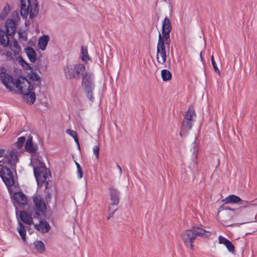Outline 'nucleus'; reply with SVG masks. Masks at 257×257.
Instances as JSON below:
<instances>
[{"label": "nucleus", "mask_w": 257, "mask_h": 257, "mask_svg": "<svg viewBox=\"0 0 257 257\" xmlns=\"http://www.w3.org/2000/svg\"><path fill=\"white\" fill-rule=\"evenodd\" d=\"M18 161V152L15 149L8 154H5L4 159L0 161V176L7 187H12L15 184L14 176L9 167L15 169Z\"/></svg>", "instance_id": "obj_1"}, {"label": "nucleus", "mask_w": 257, "mask_h": 257, "mask_svg": "<svg viewBox=\"0 0 257 257\" xmlns=\"http://www.w3.org/2000/svg\"><path fill=\"white\" fill-rule=\"evenodd\" d=\"M211 235L210 232L198 226H193L191 229L185 230L181 234V237L186 247L193 249L195 240L198 236L209 237Z\"/></svg>", "instance_id": "obj_2"}, {"label": "nucleus", "mask_w": 257, "mask_h": 257, "mask_svg": "<svg viewBox=\"0 0 257 257\" xmlns=\"http://www.w3.org/2000/svg\"><path fill=\"white\" fill-rule=\"evenodd\" d=\"M94 80V76L90 72H85L82 77V88L87 98L91 102L94 100L93 94L95 88Z\"/></svg>", "instance_id": "obj_3"}, {"label": "nucleus", "mask_w": 257, "mask_h": 257, "mask_svg": "<svg viewBox=\"0 0 257 257\" xmlns=\"http://www.w3.org/2000/svg\"><path fill=\"white\" fill-rule=\"evenodd\" d=\"M85 72V66L81 63L68 64L64 67V73L67 79H79Z\"/></svg>", "instance_id": "obj_4"}, {"label": "nucleus", "mask_w": 257, "mask_h": 257, "mask_svg": "<svg viewBox=\"0 0 257 257\" xmlns=\"http://www.w3.org/2000/svg\"><path fill=\"white\" fill-rule=\"evenodd\" d=\"M31 164L33 166L34 174L39 184L45 182L47 178V169L45 164L38 159L33 158Z\"/></svg>", "instance_id": "obj_5"}, {"label": "nucleus", "mask_w": 257, "mask_h": 257, "mask_svg": "<svg viewBox=\"0 0 257 257\" xmlns=\"http://www.w3.org/2000/svg\"><path fill=\"white\" fill-rule=\"evenodd\" d=\"M34 205L33 215L34 218L42 219L45 217L47 212L46 204L42 196L39 194H35L33 196Z\"/></svg>", "instance_id": "obj_6"}, {"label": "nucleus", "mask_w": 257, "mask_h": 257, "mask_svg": "<svg viewBox=\"0 0 257 257\" xmlns=\"http://www.w3.org/2000/svg\"><path fill=\"white\" fill-rule=\"evenodd\" d=\"M38 13V5L36 2L31 3L30 0H21V11L22 17L27 18L29 14L31 19L36 17Z\"/></svg>", "instance_id": "obj_7"}, {"label": "nucleus", "mask_w": 257, "mask_h": 257, "mask_svg": "<svg viewBox=\"0 0 257 257\" xmlns=\"http://www.w3.org/2000/svg\"><path fill=\"white\" fill-rule=\"evenodd\" d=\"M170 43V39H169L168 41H167L166 39L162 37L161 34L160 32L159 33L157 47V59L159 63L163 64L166 62L167 56L165 45L169 48Z\"/></svg>", "instance_id": "obj_8"}, {"label": "nucleus", "mask_w": 257, "mask_h": 257, "mask_svg": "<svg viewBox=\"0 0 257 257\" xmlns=\"http://www.w3.org/2000/svg\"><path fill=\"white\" fill-rule=\"evenodd\" d=\"M34 89V86L31 85L26 78L21 76L18 77L15 81L13 91L20 94H27Z\"/></svg>", "instance_id": "obj_9"}, {"label": "nucleus", "mask_w": 257, "mask_h": 257, "mask_svg": "<svg viewBox=\"0 0 257 257\" xmlns=\"http://www.w3.org/2000/svg\"><path fill=\"white\" fill-rule=\"evenodd\" d=\"M0 80L6 87L11 91H13L15 81H13V77L6 72V69L3 68L0 73Z\"/></svg>", "instance_id": "obj_10"}, {"label": "nucleus", "mask_w": 257, "mask_h": 257, "mask_svg": "<svg viewBox=\"0 0 257 257\" xmlns=\"http://www.w3.org/2000/svg\"><path fill=\"white\" fill-rule=\"evenodd\" d=\"M172 30L171 21L168 18L166 17L162 22V37L168 41L170 39V33Z\"/></svg>", "instance_id": "obj_11"}, {"label": "nucleus", "mask_w": 257, "mask_h": 257, "mask_svg": "<svg viewBox=\"0 0 257 257\" xmlns=\"http://www.w3.org/2000/svg\"><path fill=\"white\" fill-rule=\"evenodd\" d=\"M225 204L238 203L244 207L247 206L249 203L245 200H241L238 196L235 195H230L223 200Z\"/></svg>", "instance_id": "obj_12"}, {"label": "nucleus", "mask_w": 257, "mask_h": 257, "mask_svg": "<svg viewBox=\"0 0 257 257\" xmlns=\"http://www.w3.org/2000/svg\"><path fill=\"white\" fill-rule=\"evenodd\" d=\"M191 151L192 152V162L190 166L192 170H195L197 169V159L198 157V147L197 143L194 141L192 144V148L191 149Z\"/></svg>", "instance_id": "obj_13"}, {"label": "nucleus", "mask_w": 257, "mask_h": 257, "mask_svg": "<svg viewBox=\"0 0 257 257\" xmlns=\"http://www.w3.org/2000/svg\"><path fill=\"white\" fill-rule=\"evenodd\" d=\"M13 199L14 203H17L19 206L24 207L27 205V198L22 192H16L14 194Z\"/></svg>", "instance_id": "obj_14"}, {"label": "nucleus", "mask_w": 257, "mask_h": 257, "mask_svg": "<svg viewBox=\"0 0 257 257\" xmlns=\"http://www.w3.org/2000/svg\"><path fill=\"white\" fill-rule=\"evenodd\" d=\"M109 191L110 200L112 202L110 203L111 205L117 206L119 203V191L117 189L112 187L109 188Z\"/></svg>", "instance_id": "obj_15"}, {"label": "nucleus", "mask_w": 257, "mask_h": 257, "mask_svg": "<svg viewBox=\"0 0 257 257\" xmlns=\"http://www.w3.org/2000/svg\"><path fill=\"white\" fill-rule=\"evenodd\" d=\"M193 123L194 122L189 120L188 118H184L180 135L181 137L185 136L186 133L192 128Z\"/></svg>", "instance_id": "obj_16"}, {"label": "nucleus", "mask_w": 257, "mask_h": 257, "mask_svg": "<svg viewBox=\"0 0 257 257\" xmlns=\"http://www.w3.org/2000/svg\"><path fill=\"white\" fill-rule=\"evenodd\" d=\"M35 228L42 233L48 232L50 229L49 224L45 220H40L39 224L35 225Z\"/></svg>", "instance_id": "obj_17"}, {"label": "nucleus", "mask_w": 257, "mask_h": 257, "mask_svg": "<svg viewBox=\"0 0 257 257\" xmlns=\"http://www.w3.org/2000/svg\"><path fill=\"white\" fill-rule=\"evenodd\" d=\"M7 33L9 36H13L16 32V26L14 21L12 19L8 20L5 24Z\"/></svg>", "instance_id": "obj_18"}, {"label": "nucleus", "mask_w": 257, "mask_h": 257, "mask_svg": "<svg viewBox=\"0 0 257 257\" xmlns=\"http://www.w3.org/2000/svg\"><path fill=\"white\" fill-rule=\"evenodd\" d=\"M20 218L24 223L28 224L33 223L32 215L25 211H22L20 213Z\"/></svg>", "instance_id": "obj_19"}, {"label": "nucleus", "mask_w": 257, "mask_h": 257, "mask_svg": "<svg viewBox=\"0 0 257 257\" xmlns=\"http://www.w3.org/2000/svg\"><path fill=\"white\" fill-rule=\"evenodd\" d=\"M28 58L32 63H35L37 60V54L34 49L31 47H26L25 48Z\"/></svg>", "instance_id": "obj_20"}, {"label": "nucleus", "mask_w": 257, "mask_h": 257, "mask_svg": "<svg viewBox=\"0 0 257 257\" xmlns=\"http://www.w3.org/2000/svg\"><path fill=\"white\" fill-rule=\"evenodd\" d=\"M8 34L4 30H0V44L4 47L9 45L10 39Z\"/></svg>", "instance_id": "obj_21"}, {"label": "nucleus", "mask_w": 257, "mask_h": 257, "mask_svg": "<svg viewBox=\"0 0 257 257\" xmlns=\"http://www.w3.org/2000/svg\"><path fill=\"white\" fill-rule=\"evenodd\" d=\"M29 76L31 80L35 82L34 85H33L34 88L40 86L41 84V78L37 73L32 71L29 73Z\"/></svg>", "instance_id": "obj_22"}, {"label": "nucleus", "mask_w": 257, "mask_h": 257, "mask_svg": "<svg viewBox=\"0 0 257 257\" xmlns=\"http://www.w3.org/2000/svg\"><path fill=\"white\" fill-rule=\"evenodd\" d=\"M49 40V37L48 35H43L41 36L38 41V46L41 50H45Z\"/></svg>", "instance_id": "obj_23"}, {"label": "nucleus", "mask_w": 257, "mask_h": 257, "mask_svg": "<svg viewBox=\"0 0 257 257\" xmlns=\"http://www.w3.org/2000/svg\"><path fill=\"white\" fill-rule=\"evenodd\" d=\"M10 48L11 51L13 52L15 57L19 56L21 48L16 40L13 42L12 44L10 46Z\"/></svg>", "instance_id": "obj_24"}, {"label": "nucleus", "mask_w": 257, "mask_h": 257, "mask_svg": "<svg viewBox=\"0 0 257 257\" xmlns=\"http://www.w3.org/2000/svg\"><path fill=\"white\" fill-rule=\"evenodd\" d=\"M26 150L30 153H35L37 150V146L33 144L32 138H29L26 142Z\"/></svg>", "instance_id": "obj_25"}, {"label": "nucleus", "mask_w": 257, "mask_h": 257, "mask_svg": "<svg viewBox=\"0 0 257 257\" xmlns=\"http://www.w3.org/2000/svg\"><path fill=\"white\" fill-rule=\"evenodd\" d=\"M184 118H188L189 120L194 122V119L196 118V113L193 108L190 106L187 112H185L183 115Z\"/></svg>", "instance_id": "obj_26"}, {"label": "nucleus", "mask_w": 257, "mask_h": 257, "mask_svg": "<svg viewBox=\"0 0 257 257\" xmlns=\"http://www.w3.org/2000/svg\"><path fill=\"white\" fill-rule=\"evenodd\" d=\"M31 91L30 90L27 94H23L24 95V99L27 103H29L30 104H33L36 100L35 93Z\"/></svg>", "instance_id": "obj_27"}, {"label": "nucleus", "mask_w": 257, "mask_h": 257, "mask_svg": "<svg viewBox=\"0 0 257 257\" xmlns=\"http://www.w3.org/2000/svg\"><path fill=\"white\" fill-rule=\"evenodd\" d=\"M34 248L37 251L38 253H43L45 251V246L41 240H36L34 243Z\"/></svg>", "instance_id": "obj_28"}, {"label": "nucleus", "mask_w": 257, "mask_h": 257, "mask_svg": "<svg viewBox=\"0 0 257 257\" xmlns=\"http://www.w3.org/2000/svg\"><path fill=\"white\" fill-rule=\"evenodd\" d=\"M17 230L21 236L22 239L24 241L26 240V231L24 225L21 222L19 223V226L17 227Z\"/></svg>", "instance_id": "obj_29"}, {"label": "nucleus", "mask_w": 257, "mask_h": 257, "mask_svg": "<svg viewBox=\"0 0 257 257\" xmlns=\"http://www.w3.org/2000/svg\"><path fill=\"white\" fill-rule=\"evenodd\" d=\"M81 58L83 61H87L88 60L90 59L88 54L87 48L86 47H81Z\"/></svg>", "instance_id": "obj_30"}, {"label": "nucleus", "mask_w": 257, "mask_h": 257, "mask_svg": "<svg viewBox=\"0 0 257 257\" xmlns=\"http://www.w3.org/2000/svg\"><path fill=\"white\" fill-rule=\"evenodd\" d=\"M161 76L164 81L169 80L171 78V73L167 69H163L161 71Z\"/></svg>", "instance_id": "obj_31"}, {"label": "nucleus", "mask_w": 257, "mask_h": 257, "mask_svg": "<svg viewBox=\"0 0 257 257\" xmlns=\"http://www.w3.org/2000/svg\"><path fill=\"white\" fill-rule=\"evenodd\" d=\"M17 57H18L19 64L21 65L24 69L27 70L32 69V67L30 66V65L27 62H26L22 57L19 56Z\"/></svg>", "instance_id": "obj_32"}, {"label": "nucleus", "mask_w": 257, "mask_h": 257, "mask_svg": "<svg viewBox=\"0 0 257 257\" xmlns=\"http://www.w3.org/2000/svg\"><path fill=\"white\" fill-rule=\"evenodd\" d=\"M19 40L21 43L24 44L28 41L27 34L25 31L19 32Z\"/></svg>", "instance_id": "obj_33"}, {"label": "nucleus", "mask_w": 257, "mask_h": 257, "mask_svg": "<svg viewBox=\"0 0 257 257\" xmlns=\"http://www.w3.org/2000/svg\"><path fill=\"white\" fill-rule=\"evenodd\" d=\"M10 11V8L9 6H6L0 14V19L4 20Z\"/></svg>", "instance_id": "obj_34"}, {"label": "nucleus", "mask_w": 257, "mask_h": 257, "mask_svg": "<svg viewBox=\"0 0 257 257\" xmlns=\"http://www.w3.org/2000/svg\"><path fill=\"white\" fill-rule=\"evenodd\" d=\"M26 141L25 137H21L18 138L17 142L16 143V146L18 149H20L23 146Z\"/></svg>", "instance_id": "obj_35"}, {"label": "nucleus", "mask_w": 257, "mask_h": 257, "mask_svg": "<svg viewBox=\"0 0 257 257\" xmlns=\"http://www.w3.org/2000/svg\"><path fill=\"white\" fill-rule=\"evenodd\" d=\"M211 63H212V65L213 66V68L214 69V71H215V72L217 74L220 75V71H219V69L217 67V64H216V62H215V61L214 60L213 55L211 56Z\"/></svg>", "instance_id": "obj_36"}, {"label": "nucleus", "mask_w": 257, "mask_h": 257, "mask_svg": "<svg viewBox=\"0 0 257 257\" xmlns=\"http://www.w3.org/2000/svg\"><path fill=\"white\" fill-rule=\"evenodd\" d=\"M117 209V206L111 205V204H110L108 208V214L113 215Z\"/></svg>", "instance_id": "obj_37"}, {"label": "nucleus", "mask_w": 257, "mask_h": 257, "mask_svg": "<svg viewBox=\"0 0 257 257\" xmlns=\"http://www.w3.org/2000/svg\"><path fill=\"white\" fill-rule=\"evenodd\" d=\"M229 251L233 252L234 251V247L233 244L230 241H228V242L225 245Z\"/></svg>", "instance_id": "obj_38"}, {"label": "nucleus", "mask_w": 257, "mask_h": 257, "mask_svg": "<svg viewBox=\"0 0 257 257\" xmlns=\"http://www.w3.org/2000/svg\"><path fill=\"white\" fill-rule=\"evenodd\" d=\"M99 147L97 145L94 146L93 148V153L97 159L99 158Z\"/></svg>", "instance_id": "obj_39"}, {"label": "nucleus", "mask_w": 257, "mask_h": 257, "mask_svg": "<svg viewBox=\"0 0 257 257\" xmlns=\"http://www.w3.org/2000/svg\"><path fill=\"white\" fill-rule=\"evenodd\" d=\"M66 133L71 136L73 139L77 136L76 132L70 129L66 130Z\"/></svg>", "instance_id": "obj_40"}, {"label": "nucleus", "mask_w": 257, "mask_h": 257, "mask_svg": "<svg viewBox=\"0 0 257 257\" xmlns=\"http://www.w3.org/2000/svg\"><path fill=\"white\" fill-rule=\"evenodd\" d=\"M6 58L7 60H12L13 59L14 53L12 51H7L6 54Z\"/></svg>", "instance_id": "obj_41"}, {"label": "nucleus", "mask_w": 257, "mask_h": 257, "mask_svg": "<svg viewBox=\"0 0 257 257\" xmlns=\"http://www.w3.org/2000/svg\"><path fill=\"white\" fill-rule=\"evenodd\" d=\"M219 243L220 244H223L224 245L228 242L229 241L227 238L220 235L218 237Z\"/></svg>", "instance_id": "obj_42"}, {"label": "nucleus", "mask_w": 257, "mask_h": 257, "mask_svg": "<svg viewBox=\"0 0 257 257\" xmlns=\"http://www.w3.org/2000/svg\"><path fill=\"white\" fill-rule=\"evenodd\" d=\"M77 174L79 179L82 178L83 176V171L81 167H78L77 168Z\"/></svg>", "instance_id": "obj_43"}, {"label": "nucleus", "mask_w": 257, "mask_h": 257, "mask_svg": "<svg viewBox=\"0 0 257 257\" xmlns=\"http://www.w3.org/2000/svg\"><path fill=\"white\" fill-rule=\"evenodd\" d=\"M45 200L47 203L49 202L51 199V194L50 193L48 192L45 196Z\"/></svg>", "instance_id": "obj_44"}, {"label": "nucleus", "mask_w": 257, "mask_h": 257, "mask_svg": "<svg viewBox=\"0 0 257 257\" xmlns=\"http://www.w3.org/2000/svg\"><path fill=\"white\" fill-rule=\"evenodd\" d=\"M6 153V150L4 149H0V158L2 157H4V155Z\"/></svg>", "instance_id": "obj_45"}, {"label": "nucleus", "mask_w": 257, "mask_h": 257, "mask_svg": "<svg viewBox=\"0 0 257 257\" xmlns=\"http://www.w3.org/2000/svg\"><path fill=\"white\" fill-rule=\"evenodd\" d=\"M74 141L75 142V143L77 144L79 148H80V146H79V141H78V140L77 138V136L76 137V138H74Z\"/></svg>", "instance_id": "obj_46"}, {"label": "nucleus", "mask_w": 257, "mask_h": 257, "mask_svg": "<svg viewBox=\"0 0 257 257\" xmlns=\"http://www.w3.org/2000/svg\"><path fill=\"white\" fill-rule=\"evenodd\" d=\"M117 168H118V169H119V174H121V173H122V170H121V167H120V166H119V165H117Z\"/></svg>", "instance_id": "obj_47"}, {"label": "nucleus", "mask_w": 257, "mask_h": 257, "mask_svg": "<svg viewBox=\"0 0 257 257\" xmlns=\"http://www.w3.org/2000/svg\"><path fill=\"white\" fill-rule=\"evenodd\" d=\"M75 164H76L77 168H78V167H81L80 164L76 162H75Z\"/></svg>", "instance_id": "obj_48"}, {"label": "nucleus", "mask_w": 257, "mask_h": 257, "mask_svg": "<svg viewBox=\"0 0 257 257\" xmlns=\"http://www.w3.org/2000/svg\"><path fill=\"white\" fill-rule=\"evenodd\" d=\"M112 216H113V215H111V214H108V216L107 217V219H109Z\"/></svg>", "instance_id": "obj_49"}, {"label": "nucleus", "mask_w": 257, "mask_h": 257, "mask_svg": "<svg viewBox=\"0 0 257 257\" xmlns=\"http://www.w3.org/2000/svg\"><path fill=\"white\" fill-rule=\"evenodd\" d=\"M200 57H201V59H202V54L201 53L200 54Z\"/></svg>", "instance_id": "obj_50"}]
</instances>
